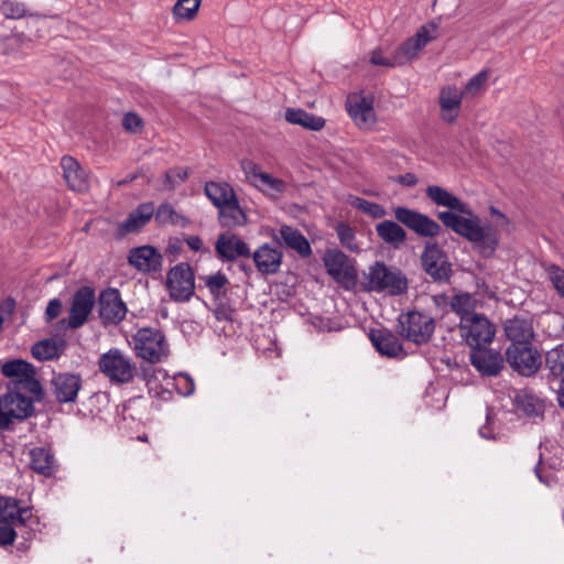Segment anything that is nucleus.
Segmentation results:
<instances>
[{"instance_id":"f257e3e1","label":"nucleus","mask_w":564,"mask_h":564,"mask_svg":"<svg viewBox=\"0 0 564 564\" xmlns=\"http://www.w3.org/2000/svg\"><path fill=\"white\" fill-rule=\"evenodd\" d=\"M426 196L435 205L451 209L438 213L440 220L447 228L471 242L480 256L489 258L495 253L500 242L498 230L489 224H482L468 204L437 185L429 186Z\"/></svg>"},{"instance_id":"f03ea898","label":"nucleus","mask_w":564,"mask_h":564,"mask_svg":"<svg viewBox=\"0 0 564 564\" xmlns=\"http://www.w3.org/2000/svg\"><path fill=\"white\" fill-rule=\"evenodd\" d=\"M99 371L113 384L133 383L140 376L137 362L119 348H111L100 355Z\"/></svg>"},{"instance_id":"7ed1b4c3","label":"nucleus","mask_w":564,"mask_h":564,"mask_svg":"<svg viewBox=\"0 0 564 564\" xmlns=\"http://www.w3.org/2000/svg\"><path fill=\"white\" fill-rule=\"evenodd\" d=\"M24 390L19 384H10L8 392L0 397V430H8L14 420H24L33 413V401Z\"/></svg>"},{"instance_id":"20e7f679","label":"nucleus","mask_w":564,"mask_h":564,"mask_svg":"<svg viewBox=\"0 0 564 564\" xmlns=\"http://www.w3.org/2000/svg\"><path fill=\"white\" fill-rule=\"evenodd\" d=\"M30 517L31 510L21 507L15 498L0 497V545L13 544L15 529L24 525Z\"/></svg>"},{"instance_id":"39448f33","label":"nucleus","mask_w":564,"mask_h":564,"mask_svg":"<svg viewBox=\"0 0 564 564\" xmlns=\"http://www.w3.org/2000/svg\"><path fill=\"white\" fill-rule=\"evenodd\" d=\"M367 286L369 291L400 295L406 291L408 280L400 270L376 262L369 268Z\"/></svg>"},{"instance_id":"423d86ee","label":"nucleus","mask_w":564,"mask_h":564,"mask_svg":"<svg viewBox=\"0 0 564 564\" xmlns=\"http://www.w3.org/2000/svg\"><path fill=\"white\" fill-rule=\"evenodd\" d=\"M440 22L430 21L417 29L414 35L402 42L394 51V63L403 66L419 57L424 47L438 37Z\"/></svg>"},{"instance_id":"0eeeda50","label":"nucleus","mask_w":564,"mask_h":564,"mask_svg":"<svg viewBox=\"0 0 564 564\" xmlns=\"http://www.w3.org/2000/svg\"><path fill=\"white\" fill-rule=\"evenodd\" d=\"M435 329L433 317L429 314L410 311L398 318V332L406 340L421 345L427 343Z\"/></svg>"},{"instance_id":"6e6552de","label":"nucleus","mask_w":564,"mask_h":564,"mask_svg":"<svg viewBox=\"0 0 564 564\" xmlns=\"http://www.w3.org/2000/svg\"><path fill=\"white\" fill-rule=\"evenodd\" d=\"M132 340L135 355L145 361L154 364L167 356V344L164 335L158 329L141 328Z\"/></svg>"},{"instance_id":"1a4fd4ad","label":"nucleus","mask_w":564,"mask_h":564,"mask_svg":"<svg viewBox=\"0 0 564 564\" xmlns=\"http://www.w3.org/2000/svg\"><path fill=\"white\" fill-rule=\"evenodd\" d=\"M458 329L462 339L471 349L490 344L496 334L494 324L481 313L462 318Z\"/></svg>"},{"instance_id":"9d476101","label":"nucleus","mask_w":564,"mask_h":564,"mask_svg":"<svg viewBox=\"0 0 564 564\" xmlns=\"http://www.w3.org/2000/svg\"><path fill=\"white\" fill-rule=\"evenodd\" d=\"M323 262L326 272L344 289L351 290L357 284V270L354 262L340 250L328 249Z\"/></svg>"},{"instance_id":"9b49d317","label":"nucleus","mask_w":564,"mask_h":564,"mask_svg":"<svg viewBox=\"0 0 564 564\" xmlns=\"http://www.w3.org/2000/svg\"><path fill=\"white\" fill-rule=\"evenodd\" d=\"M165 288L174 302H187L194 294L195 276L185 262L171 268L166 274Z\"/></svg>"},{"instance_id":"f8f14e48","label":"nucleus","mask_w":564,"mask_h":564,"mask_svg":"<svg viewBox=\"0 0 564 564\" xmlns=\"http://www.w3.org/2000/svg\"><path fill=\"white\" fill-rule=\"evenodd\" d=\"M347 111L361 130H370L377 122L376 112L373 109V98L370 95L351 94L347 97L346 101Z\"/></svg>"},{"instance_id":"ddd939ff","label":"nucleus","mask_w":564,"mask_h":564,"mask_svg":"<svg viewBox=\"0 0 564 564\" xmlns=\"http://www.w3.org/2000/svg\"><path fill=\"white\" fill-rule=\"evenodd\" d=\"M395 219L421 237H436L441 232V226L434 219L406 207L394 209Z\"/></svg>"},{"instance_id":"4468645a","label":"nucleus","mask_w":564,"mask_h":564,"mask_svg":"<svg viewBox=\"0 0 564 564\" xmlns=\"http://www.w3.org/2000/svg\"><path fill=\"white\" fill-rule=\"evenodd\" d=\"M241 170L246 180L265 195L276 198L282 192V182L271 174L261 170V167L251 160L245 159L240 162Z\"/></svg>"},{"instance_id":"2eb2a0df","label":"nucleus","mask_w":564,"mask_h":564,"mask_svg":"<svg viewBox=\"0 0 564 564\" xmlns=\"http://www.w3.org/2000/svg\"><path fill=\"white\" fill-rule=\"evenodd\" d=\"M509 365L522 376H531L541 366V357L531 345L510 346L507 349Z\"/></svg>"},{"instance_id":"dca6fc26","label":"nucleus","mask_w":564,"mask_h":564,"mask_svg":"<svg viewBox=\"0 0 564 564\" xmlns=\"http://www.w3.org/2000/svg\"><path fill=\"white\" fill-rule=\"evenodd\" d=\"M79 375L61 372L54 375L51 381L52 393L59 403H73L82 389Z\"/></svg>"},{"instance_id":"f3484780","label":"nucleus","mask_w":564,"mask_h":564,"mask_svg":"<svg viewBox=\"0 0 564 564\" xmlns=\"http://www.w3.org/2000/svg\"><path fill=\"white\" fill-rule=\"evenodd\" d=\"M464 93L455 85H445L438 94L440 116L443 121L453 123L462 111Z\"/></svg>"},{"instance_id":"a211bd4d","label":"nucleus","mask_w":564,"mask_h":564,"mask_svg":"<svg viewBox=\"0 0 564 564\" xmlns=\"http://www.w3.org/2000/svg\"><path fill=\"white\" fill-rule=\"evenodd\" d=\"M469 359L482 376L495 377L503 368L502 355L494 349H487L486 346L471 349Z\"/></svg>"},{"instance_id":"6ab92c4d","label":"nucleus","mask_w":564,"mask_h":564,"mask_svg":"<svg viewBox=\"0 0 564 564\" xmlns=\"http://www.w3.org/2000/svg\"><path fill=\"white\" fill-rule=\"evenodd\" d=\"M94 303V290L88 286L79 289L73 297L68 316V326L70 328L80 327L87 321L88 315L91 313Z\"/></svg>"},{"instance_id":"aec40b11","label":"nucleus","mask_w":564,"mask_h":564,"mask_svg":"<svg viewBox=\"0 0 564 564\" xmlns=\"http://www.w3.org/2000/svg\"><path fill=\"white\" fill-rule=\"evenodd\" d=\"M127 314V306L117 290H108L100 294L99 316L105 324H118Z\"/></svg>"},{"instance_id":"412c9836","label":"nucleus","mask_w":564,"mask_h":564,"mask_svg":"<svg viewBox=\"0 0 564 564\" xmlns=\"http://www.w3.org/2000/svg\"><path fill=\"white\" fill-rule=\"evenodd\" d=\"M1 372L7 378H14L11 384H19L21 389H28L35 392L39 389V383L33 380L34 370L32 366L21 359L7 361L2 365Z\"/></svg>"},{"instance_id":"4be33fe9","label":"nucleus","mask_w":564,"mask_h":564,"mask_svg":"<svg viewBox=\"0 0 564 564\" xmlns=\"http://www.w3.org/2000/svg\"><path fill=\"white\" fill-rule=\"evenodd\" d=\"M424 270L434 279L444 280L448 278L449 265L442 249L436 243H427L422 253Z\"/></svg>"},{"instance_id":"5701e85b","label":"nucleus","mask_w":564,"mask_h":564,"mask_svg":"<svg viewBox=\"0 0 564 564\" xmlns=\"http://www.w3.org/2000/svg\"><path fill=\"white\" fill-rule=\"evenodd\" d=\"M215 249L219 258L227 261L250 254L248 245L239 236L229 231L219 235Z\"/></svg>"},{"instance_id":"b1692460","label":"nucleus","mask_w":564,"mask_h":564,"mask_svg":"<svg viewBox=\"0 0 564 564\" xmlns=\"http://www.w3.org/2000/svg\"><path fill=\"white\" fill-rule=\"evenodd\" d=\"M129 263L141 272H155L162 265V254L152 246H141L130 250Z\"/></svg>"},{"instance_id":"393cba45","label":"nucleus","mask_w":564,"mask_h":564,"mask_svg":"<svg viewBox=\"0 0 564 564\" xmlns=\"http://www.w3.org/2000/svg\"><path fill=\"white\" fill-rule=\"evenodd\" d=\"M154 210L153 203L140 204L128 215L126 220L118 225V236L123 237L140 231L151 220Z\"/></svg>"},{"instance_id":"a878e982","label":"nucleus","mask_w":564,"mask_h":564,"mask_svg":"<svg viewBox=\"0 0 564 564\" xmlns=\"http://www.w3.org/2000/svg\"><path fill=\"white\" fill-rule=\"evenodd\" d=\"M507 337L511 340L510 346L531 345L533 338V326L531 319L516 316L505 324Z\"/></svg>"},{"instance_id":"bb28decb","label":"nucleus","mask_w":564,"mask_h":564,"mask_svg":"<svg viewBox=\"0 0 564 564\" xmlns=\"http://www.w3.org/2000/svg\"><path fill=\"white\" fill-rule=\"evenodd\" d=\"M61 166L63 169L64 180L72 191L85 192L88 189V175L74 158L63 156Z\"/></svg>"},{"instance_id":"cd10ccee","label":"nucleus","mask_w":564,"mask_h":564,"mask_svg":"<svg viewBox=\"0 0 564 564\" xmlns=\"http://www.w3.org/2000/svg\"><path fill=\"white\" fill-rule=\"evenodd\" d=\"M370 339L375 348L389 358H402L405 356L399 338L389 330H373Z\"/></svg>"},{"instance_id":"c85d7f7f","label":"nucleus","mask_w":564,"mask_h":564,"mask_svg":"<svg viewBox=\"0 0 564 564\" xmlns=\"http://www.w3.org/2000/svg\"><path fill=\"white\" fill-rule=\"evenodd\" d=\"M253 260L260 272L267 274L274 273L281 264L282 253L278 249L264 243L253 253Z\"/></svg>"},{"instance_id":"c756f323","label":"nucleus","mask_w":564,"mask_h":564,"mask_svg":"<svg viewBox=\"0 0 564 564\" xmlns=\"http://www.w3.org/2000/svg\"><path fill=\"white\" fill-rule=\"evenodd\" d=\"M218 220L223 227L235 228L247 223V216L240 207L237 196L218 209Z\"/></svg>"},{"instance_id":"7c9ffc66","label":"nucleus","mask_w":564,"mask_h":564,"mask_svg":"<svg viewBox=\"0 0 564 564\" xmlns=\"http://www.w3.org/2000/svg\"><path fill=\"white\" fill-rule=\"evenodd\" d=\"M31 468L45 477H51L55 470V459L50 449L44 447L32 448L29 453Z\"/></svg>"},{"instance_id":"2f4dec72","label":"nucleus","mask_w":564,"mask_h":564,"mask_svg":"<svg viewBox=\"0 0 564 564\" xmlns=\"http://www.w3.org/2000/svg\"><path fill=\"white\" fill-rule=\"evenodd\" d=\"M204 191L205 195L217 209L236 197L234 188L226 182H207Z\"/></svg>"},{"instance_id":"473e14b6","label":"nucleus","mask_w":564,"mask_h":564,"mask_svg":"<svg viewBox=\"0 0 564 564\" xmlns=\"http://www.w3.org/2000/svg\"><path fill=\"white\" fill-rule=\"evenodd\" d=\"M379 238L395 248L400 247L406 239L405 230L393 220H383L376 226Z\"/></svg>"},{"instance_id":"72a5a7b5","label":"nucleus","mask_w":564,"mask_h":564,"mask_svg":"<svg viewBox=\"0 0 564 564\" xmlns=\"http://www.w3.org/2000/svg\"><path fill=\"white\" fill-rule=\"evenodd\" d=\"M478 299L470 293L459 292L449 300V306L459 316V321L465 317H473L478 313L475 310L478 306Z\"/></svg>"},{"instance_id":"f704fd0d","label":"nucleus","mask_w":564,"mask_h":564,"mask_svg":"<svg viewBox=\"0 0 564 564\" xmlns=\"http://www.w3.org/2000/svg\"><path fill=\"white\" fill-rule=\"evenodd\" d=\"M284 117L289 122L313 131H319L325 126L324 118L311 115L302 109L289 108Z\"/></svg>"},{"instance_id":"c9c22d12","label":"nucleus","mask_w":564,"mask_h":564,"mask_svg":"<svg viewBox=\"0 0 564 564\" xmlns=\"http://www.w3.org/2000/svg\"><path fill=\"white\" fill-rule=\"evenodd\" d=\"M514 404L519 411L529 416H538L543 413V402L528 391H518L514 395Z\"/></svg>"},{"instance_id":"e433bc0d","label":"nucleus","mask_w":564,"mask_h":564,"mask_svg":"<svg viewBox=\"0 0 564 564\" xmlns=\"http://www.w3.org/2000/svg\"><path fill=\"white\" fill-rule=\"evenodd\" d=\"M139 370V378L144 381L150 393L160 394V381L165 380L169 382L171 380L164 369L153 367L152 365L141 366Z\"/></svg>"},{"instance_id":"4c0bfd02","label":"nucleus","mask_w":564,"mask_h":564,"mask_svg":"<svg viewBox=\"0 0 564 564\" xmlns=\"http://www.w3.org/2000/svg\"><path fill=\"white\" fill-rule=\"evenodd\" d=\"M284 245L295 250L301 257H308L312 253L308 240L291 227L284 226Z\"/></svg>"},{"instance_id":"58836bf2","label":"nucleus","mask_w":564,"mask_h":564,"mask_svg":"<svg viewBox=\"0 0 564 564\" xmlns=\"http://www.w3.org/2000/svg\"><path fill=\"white\" fill-rule=\"evenodd\" d=\"M488 79H489V72L481 70V72L477 73L476 75H474L465 84L464 88L460 89V91L464 93L465 98H475L485 91Z\"/></svg>"},{"instance_id":"ea45409f","label":"nucleus","mask_w":564,"mask_h":564,"mask_svg":"<svg viewBox=\"0 0 564 564\" xmlns=\"http://www.w3.org/2000/svg\"><path fill=\"white\" fill-rule=\"evenodd\" d=\"M545 364L553 376L564 380V345H558L547 351Z\"/></svg>"},{"instance_id":"a19ab883","label":"nucleus","mask_w":564,"mask_h":564,"mask_svg":"<svg viewBox=\"0 0 564 564\" xmlns=\"http://www.w3.org/2000/svg\"><path fill=\"white\" fill-rule=\"evenodd\" d=\"M200 0H178L173 7V17L176 21H189L195 18Z\"/></svg>"},{"instance_id":"79ce46f5","label":"nucleus","mask_w":564,"mask_h":564,"mask_svg":"<svg viewBox=\"0 0 564 564\" xmlns=\"http://www.w3.org/2000/svg\"><path fill=\"white\" fill-rule=\"evenodd\" d=\"M200 280L204 282L205 286L215 297H220L225 295L226 286L229 283L226 274L220 271L213 274L200 276Z\"/></svg>"},{"instance_id":"37998d69","label":"nucleus","mask_w":564,"mask_h":564,"mask_svg":"<svg viewBox=\"0 0 564 564\" xmlns=\"http://www.w3.org/2000/svg\"><path fill=\"white\" fill-rule=\"evenodd\" d=\"M348 202L352 207L373 219L383 218L387 214L386 209L381 205L366 200L361 197L351 196Z\"/></svg>"},{"instance_id":"c03bdc74","label":"nucleus","mask_w":564,"mask_h":564,"mask_svg":"<svg viewBox=\"0 0 564 564\" xmlns=\"http://www.w3.org/2000/svg\"><path fill=\"white\" fill-rule=\"evenodd\" d=\"M32 355L37 360H50L58 356V346L55 340H42L32 347Z\"/></svg>"},{"instance_id":"a18cd8bd","label":"nucleus","mask_w":564,"mask_h":564,"mask_svg":"<svg viewBox=\"0 0 564 564\" xmlns=\"http://www.w3.org/2000/svg\"><path fill=\"white\" fill-rule=\"evenodd\" d=\"M336 234L338 236V239L340 241V243L351 250V251H358L359 250V246L356 241V236H355V231L354 229L345 224V223H338L336 225Z\"/></svg>"},{"instance_id":"49530a36","label":"nucleus","mask_w":564,"mask_h":564,"mask_svg":"<svg viewBox=\"0 0 564 564\" xmlns=\"http://www.w3.org/2000/svg\"><path fill=\"white\" fill-rule=\"evenodd\" d=\"M0 12L7 18V19H22L26 15L28 9L26 6L23 2L12 1V0H4L2 1L0 6Z\"/></svg>"},{"instance_id":"de8ad7c7","label":"nucleus","mask_w":564,"mask_h":564,"mask_svg":"<svg viewBox=\"0 0 564 564\" xmlns=\"http://www.w3.org/2000/svg\"><path fill=\"white\" fill-rule=\"evenodd\" d=\"M154 218L160 225L173 224L178 225L182 217L175 212L170 204H162L154 213Z\"/></svg>"},{"instance_id":"09e8293b","label":"nucleus","mask_w":564,"mask_h":564,"mask_svg":"<svg viewBox=\"0 0 564 564\" xmlns=\"http://www.w3.org/2000/svg\"><path fill=\"white\" fill-rule=\"evenodd\" d=\"M188 176V170L184 167H174L169 170L164 175V187L166 189H174Z\"/></svg>"},{"instance_id":"8fccbe9b","label":"nucleus","mask_w":564,"mask_h":564,"mask_svg":"<svg viewBox=\"0 0 564 564\" xmlns=\"http://www.w3.org/2000/svg\"><path fill=\"white\" fill-rule=\"evenodd\" d=\"M545 271L556 292L564 297V269L556 264H549Z\"/></svg>"},{"instance_id":"3c124183","label":"nucleus","mask_w":564,"mask_h":564,"mask_svg":"<svg viewBox=\"0 0 564 564\" xmlns=\"http://www.w3.org/2000/svg\"><path fill=\"white\" fill-rule=\"evenodd\" d=\"M369 62L373 66H383L389 68L398 66V63H394V53L391 56H388L382 47H376L370 52Z\"/></svg>"},{"instance_id":"603ef678","label":"nucleus","mask_w":564,"mask_h":564,"mask_svg":"<svg viewBox=\"0 0 564 564\" xmlns=\"http://www.w3.org/2000/svg\"><path fill=\"white\" fill-rule=\"evenodd\" d=\"M124 129L129 132L137 133L142 129V119L133 112H128L122 120Z\"/></svg>"},{"instance_id":"864d4df0","label":"nucleus","mask_w":564,"mask_h":564,"mask_svg":"<svg viewBox=\"0 0 564 564\" xmlns=\"http://www.w3.org/2000/svg\"><path fill=\"white\" fill-rule=\"evenodd\" d=\"M62 312V302L58 299H53L48 302L46 307V318L52 321L56 318Z\"/></svg>"},{"instance_id":"5fc2aeb1","label":"nucleus","mask_w":564,"mask_h":564,"mask_svg":"<svg viewBox=\"0 0 564 564\" xmlns=\"http://www.w3.org/2000/svg\"><path fill=\"white\" fill-rule=\"evenodd\" d=\"M489 212H490V215L492 216V218L495 219L496 226L502 227V226H507L509 224V219L507 218V216L505 214H502L496 207L491 206L489 208Z\"/></svg>"},{"instance_id":"6e6d98bb","label":"nucleus","mask_w":564,"mask_h":564,"mask_svg":"<svg viewBox=\"0 0 564 564\" xmlns=\"http://www.w3.org/2000/svg\"><path fill=\"white\" fill-rule=\"evenodd\" d=\"M397 181L398 183L409 187L414 186L417 183L416 176L412 173L400 175L398 176Z\"/></svg>"},{"instance_id":"4d7b16f0","label":"nucleus","mask_w":564,"mask_h":564,"mask_svg":"<svg viewBox=\"0 0 564 564\" xmlns=\"http://www.w3.org/2000/svg\"><path fill=\"white\" fill-rule=\"evenodd\" d=\"M178 382H184L185 390L182 392L185 395L191 394L194 391V382L191 377L186 375H181L177 377Z\"/></svg>"},{"instance_id":"13d9d810","label":"nucleus","mask_w":564,"mask_h":564,"mask_svg":"<svg viewBox=\"0 0 564 564\" xmlns=\"http://www.w3.org/2000/svg\"><path fill=\"white\" fill-rule=\"evenodd\" d=\"M490 424H491V415H490V413L488 412V413H487V423H486V425H484V426H481V427L479 429V434H480V436H481V437H484V438H488V440H490V438H495V435H494V434H491V433H490V430H489Z\"/></svg>"},{"instance_id":"bf43d9fd","label":"nucleus","mask_w":564,"mask_h":564,"mask_svg":"<svg viewBox=\"0 0 564 564\" xmlns=\"http://www.w3.org/2000/svg\"><path fill=\"white\" fill-rule=\"evenodd\" d=\"M187 243L191 247V249L198 250L202 246V240L198 237H191L187 240Z\"/></svg>"},{"instance_id":"052dcab7","label":"nucleus","mask_w":564,"mask_h":564,"mask_svg":"<svg viewBox=\"0 0 564 564\" xmlns=\"http://www.w3.org/2000/svg\"><path fill=\"white\" fill-rule=\"evenodd\" d=\"M557 400L561 408L564 409V380L561 381L557 390Z\"/></svg>"},{"instance_id":"680f3d73","label":"nucleus","mask_w":564,"mask_h":564,"mask_svg":"<svg viewBox=\"0 0 564 564\" xmlns=\"http://www.w3.org/2000/svg\"><path fill=\"white\" fill-rule=\"evenodd\" d=\"M139 175H140V173H133V174L129 175L127 178L120 181L118 184L126 185V184L134 181L135 178H138Z\"/></svg>"},{"instance_id":"e2e57ef3","label":"nucleus","mask_w":564,"mask_h":564,"mask_svg":"<svg viewBox=\"0 0 564 564\" xmlns=\"http://www.w3.org/2000/svg\"><path fill=\"white\" fill-rule=\"evenodd\" d=\"M534 471H535V475H536V477L539 478V480H540L541 482H544V484L549 485V482H547L546 480H544V478L542 477V475H541V473H540V467H539V466H536V467L534 468Z\"/></svg>"}]
</instances>
